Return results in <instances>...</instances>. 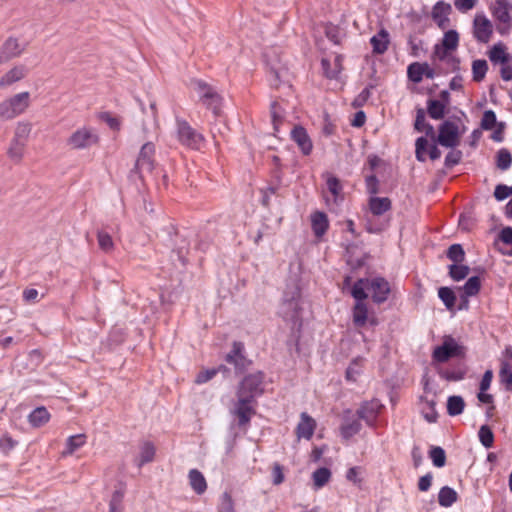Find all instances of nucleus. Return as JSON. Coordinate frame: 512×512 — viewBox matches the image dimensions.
I'll use <instances>...</instances> for the list:
<instances>
[{
  "label": "nucleus",
  "instance_id": "nucleus-52",
  "mask_svg": "<svg viewBox=\"0 0 512 512\" xmlns=\"http://www.w3.org/2000/svg\"><path fill=\"white\" fill-rule=\"evenodd\" d=\"M512 162V156L506 149H501L497 153V167L501 170H506L510 167Z\"/></svg>",
  "mask_w": 512,
  "mask_h": 512
},
{
  "label": "nucleus",
  "instance_id": "nucleus-1",
  "mask_svg": "<svg viewBox=\"0 0 512 512\" xmlns=\"http://www.w3.org/2000/svg\"><path fill=\"white\" fill-rule=\"evenodd\" d=\"M366 291L371 293L374 302L382 303L388 298L390 285L381 277L360 279L354 284L351 293L356 300H364L368 296Z\"/></svg>",
  "mask_w": 512,
  "mask_h": 512
},
{
  "label": "nucleus",
  "instance_id": "nucleus-20",
  "mask_svg": "<svg viewBox=\"0 0 512 512\" xmlns=\"http://www.w3.org/2000/svg\"><path fill=\"white\" fill-rule=\"evenodd\" d=\"M315 428L316 421L306 412L301 413L300 422L296 428L297 437L309 440L313 436Z\"/></svg>",
  "mask_w": 512,
  "mask_h": 512
},
{
  "label": "nucleus",
  "instance_id": "nucleus-46",
  "mask_svg": "<svg viewBox=\"0 0 512 512\" xmlns=\"http://www.w3.org/2000/svg\"><path fill=\"white\" fill-rule=\"evenodd\" d=\"M478 434L480 442L484 447L491 448L493 446L494 435L492 430L487 425L481 426Z\"/></svg>",
  "mask_w": 512,
  "mask_h": 512
},
{
  "label": "nucleus",
  "instance_id": "nucleus-59",
  "mask_svg": "<svg viewBox=\"0 0 512 512\" xmlns=\"http://www.w3.org/2000/svg\"><path fill=\"white\" fill-rule=\"evenodd\" d=\"M217 372H218L217 369L203 370L198 373V375L195 378V382L197 384L205 383V382L211 380L217 374Z\"/></svg>",
  "mask_w": 512,
  "mask_h": 512
},
{
  "label": "nucleus",
  "instance_id": "nucleus-37",
  "mask_svg": "<svg viewBox=\"0 0 512 512\" xmlns=\"http://www.w3.org/2000/svg\"><path fill=\"white\" fill-rule=\"evenodd\" d=\"M465 402L461 396H451L447 401V411L451 416L459 415L463 412Z\"/></svg>",
  "mask_w": 512,
  "mask_h": 512
},
{
  "label": "nucleus",
  "instance_id": "nucleus-32",
  "mask_svg": "<svg viewBox=\"0 0 512 512\" xmlns=\"http://www.w3.org/2000/svg\"><path fill=\"white\" fill-rule=\"evenodd\" d=\"M86 443V437L83 434L73 435L67 439L66 449L62 452L63 456L71 455Z\"/></svg>",
  "mask_w": 512,
  "mask_h": 512
},
{
  "label": "nucleus",
  "instance_id": "nucleus-40",
  "mask_svg": "<svg viewBox=\"0 0 512 512\" xmlns=\"http://www.w3.org/2000/svg\"><path fill=\"white\" fill-rule=\"evenodd\" d=\"M470 268L461 263L452 264L449 266V275L455 281H460L466 278L469 274Z\"/></svg>",
  "mask_w": 512,
  "mask_h": 512
},
{
  "label": "nucleus",
  "instance_id": "nucleus-50",
  "mask_svg": "<svg viewBox=\"0 0 512 512\" xmlns=\"http://www.w3.org/2000/svg\"><path fill=\"white\" fill-rule=\"evenodd\" d=\"M415 156L420 162L426 161V152L428 147V140L424 137H419L415 143Z\"/></svg>",
  "mask_w": 512,
  "mask_h": 512
},
{
  "label": "nucleus",
  "instance_id": "nucleus-54",
  "mask_svg": "<svg viewBox=\"0 0 512 512\" xmlns=\"http://www.w3.org/2000/svg\"><path fill=\"white\" fill-rule=\"evenodd\" d=\"M360 427V423L356 420L350 423L343 424L341 427V434L346 439L350 438L359 432Z\"/></svg>",
  "mask_w": 512,
  "mask_h": 512
},
{
  "label": "nucleus",
  "instance_id": "nucleus-11",
  "mask_svg": "<svg viewBox=\"0 0 512 512\" xmlns=\"http://www.w3.org/2000/svg\"><path fill=\"white\" fill-rule=\"evenodd\" d=\"M461 134L455 122L445 121L439 126L437 142L447 148H454L460 143Z\"/></svg>",
  "mask_w": 512,
  "mask_h": 512
},
{
  "label": "nucleus",
  "instance_id": "nucleus-18",
  "mask_svg": "<svg viewBox=\"0 0 512 512\" xmlns=\"http://www.w3.org/2000/svg\"><path fill=\"white\" fill-rule=\"evenodd\" d=\"M451 12L452 7L449 3L438 1L432 8L431 16L439 28L445 29L449 25Z\"/></svg>",
  "mask_w": 512,
  "mask_h": 512
},
{
  "label": "nucleus",
  "instance_id": "nucleus-31",
  "mask_svg": "<svg viewBox=\"0 0 512 512\" xmlns=\"http://www.w3.org/2000/svg\"><path fill=\"white\" fill-rule=\"evenodd\" d=\"M343 56L336 55L334 58V67L330 68V62L327 59H322V67L327 77L335 78L343 69Z\"/></svg>",
  "mask_w": 512,
  "mask_h": 512
},
{
  "label": "nucleus",
  "instance_id": "nucleus-44",
  "mask_svg": "<svg viewBox=\"0 0 512 512\" xmlns=\"http://www.w3.org/2000/svg\"><path fill=\"white\" fill-rule=\"evenodd\" d=\"M271 117L273 122L274 134L279 132V126L283 120V110L278 103L274 102L271 105Z\"/></svg>",
  "mask_w": 512,
  "mask_h": 512
},
{
  "label": "nucleus",
  "instance_id": "nucleus-58",
  "mask_svg": "<svg viewBox=\"0 0 512 512\" xmlns=\"http://www.w3.org/2000/svg\"><path fill=\"white\" fill-rule=\"evenodd\" d=\"M511 195H512V187L511 186H507V185H503V184H499L496 186L495 191H494V196L497 200H500V201L504 200Z\"/></svg>",
  "mask_w": 512,
  "mask_h": 512
},
{
  "label": "nucleus",
  "instance_id": "nucleus-34",
  "mask_svg": "<svg viewBox=\"0 0 512 512\" xmlns=\"http://www.w3.org/2000/svg\"><path fill=\"white\" fill-rule=\"evenodd\" d=\"M446 103L440 100H429L427 105V111L431 118L439 120L445 115Z\"/></svg>",
  "mask_w": 512,
  "mask_h": 512
},
{
  "label": "nucleus",
  "instance_id": "nucleus-6",
  "mask_svg": "<svg viewBox=\"0 0 512 512\" xmlns=\"http://www.w3.org/2000/svg\"><path fill=\"white\" fill-rule=\"evenodd\" d=\"M29 98V92H22L0 103V117L12 119L23 113L29 106Z\"/></svg>",
  "mask_w": 512,
  "mask_h": 512
},
{
  "label": "nucleus",
  "instance_id": "nucleus-13",
  "mask_svg": "<svg viewBox=\"0 0 512 512\" xmlns=\"http://www.w3.org/2000/svg\"><path fill=\"white\" fill-rule=\"evenodd\" d=\"M237 401L235 402L232 413L238 418L239 425H247L251 417L255 414V403L254 399L236 395Z\"/></svg>",
  "mask_w": 512,
  "mask_h": 512
},
{
  "label": "nucleus",
  "instance_id": "nucleus-53",
  "mask_svg": "<svg viewBox=\"0 0 512 512\" xmlns=\"http://www.w3.org/2000/svg\"><path fill=\"white\" fill-rule=\"evenodd\" d=\"M327 188L333 196V201L336 202L338 196L341 194L342 186L336 177L329 176L326 181Z\"/></svg>",
  "mask_w": 512,
  "mask_h": 512
},
{
  "label": "nucleus",
  "instance_id": "nucleus-56",
  "mask_svg": "<svg viewBox=\"0 0 512 512\" xmlns=\"http://www.w3.org/2000/svg\"><path fill=\"white\" fill-rule=\"evenodd\" d=\"M496 124V115L492 110L485 111L481 120V127L485 130L492 129Z\"/></svg>",
  "mask_w": 512,
  "mask_h": 512
},
{
  "label": "nucleus",
  "instance_id": "nucleus-48",
  "mask_svg": "<svg viewBox=\"0 0 512 512\" xmlns=\"http://www.w3.org/2000/svg\"><path fill=\"white\" fill-rule=\"evenodd\" d=\"M155 455V447L150 442H145L141 446L140 465L151 462Z\"/></svg>",
  "mask_w": 512,
  "mask_h": 512
},
{
  "label": "nucleus",
  "instance_id": "nucleus-15",
  "mask_svg": "<svg viewBox=\"0 0 512 512\" xmlns=\"http://www.w3.org/2000/svg\"><path fill=\"white\" fill-rule=\"evenodd\" d=\"M499 378L506 390H512V346H507L503 352Z\"/></svg>",
  "mask_w": 512,
  "mask_h": 512
},
{
  "label": "nucleus",
  "instance_id": "nucleus-10",
  "mask_svg": "<svg viewBox=\"0 0 512 512\" xmlns=\"http://www.w3.org/2000/svg\"><path fill=\"white\" fill-rule=\"evenodd\" d=\"M472 34L475 40L487 44L493 35V24L483 13H477L472 22Z\"/></svg>",
  "mask_w": 512,
  "mask_h": 512
},
{
  "label": "nucleus",
  "instance_id": "nucleus-2",
  "mask_svg": "<svg viewBox=\"0 0 512 512\" xmlns=\"http://www.w3.org/2000/svg\"><path fill=\"white\" fill-rule=\"evenodd\" d=\"M98 130L92 126H81L75 129L66 139L71 150H89L100 144Z\"/></svg>",
  "mask_w": 512,
  "mask_h": 512
},
{
  "label": "nucleus",
  "instance_id": "nucleus-16",
  "mask_svg": "<svg viewBox=\"0 0 512 512\" xmlns=\"http://www.w3.org/2000/svg\"><path fill=\"white\" fill-rule=\"evenodd\" d=\"M243 344L240 342H234L233 347L230 353L226 356V361L228 363L234 364L235 369L238 372H243L248 368V366L251 364V361L248 360L243 355Z\"/></svg>",
  "mask_w": 512,
  "mask_h": 512
},
{
  "label": "nucleus",
  "instance_id": "nucleus-36",
  "mask_svg": "<svg viewBox=\"0 0 512 512\" xmlns=\"http://www.w3.org/2000/svg\"><path fill=\"white\" fill-rule=\"evenodd\" d=\"M488 63L484 59H477L472 62L473 80L481 82L487 73Z\"/></svg>",
  "mask_w": 512,
  "mask_h": 512
},
{
  "label": "nucleus",
  "instance_id": "nucleus-62",
  "mask_svg": "<svg viewBox=\"0 0 512 512\" xmlns=\"http://www.w3.org/2000/svg\"><path fill=\"white\" fill-rule=\"evenodd\" d=\"M425 403L427 405L428 410L423 411L424 417L428 422L433 423L437 419V412L434 408V402L433 401H425Z\"/></svg>",
  "mask_w": 512,
  "mask_h": 512
},
{
  "label": "nucleus",
  "instance_id": "nucleus-19",
  "mask_svg": "<svg viewBox=\"0 0 512 512\" xmlns=\"http://www.w3.org/2000/svg\"><path fill=\"white\" fill-rule=\"evenodd\" d=\"M291 137L304 155L311 153L313 148L312 141L307 131L302 126H295L291 132Z\"/></svg>",
  "mask_w": 512,
  "mask_h": 512
},
{
  "label": "nucleus",
  "instance_id": "nucleus-63",
  "mask_svg": "<svg viewBox=\"0 0 512 512\" xmlns=\"http://www.w3.org/2000/svg\"><path fill=\"white\" fill-rule=\"evenodd\" d=\"M499 239L507 244L512 246V228L511 227H505L501 230L499 234ZM508 255L512 256V251L508 252Z\"/></svg>",
  "mask_w": 512,
  "mask_h": 512
},
{
  "label": "nucleus",
  "instance_id": "nucleus-41",
  "mask_svg": "<svg viewBox=\"0 0 512 512\" xmlns=\"http://www.w3.org/2000/svg\"><path fill=\"white\" fill-rule=\"evenodd\" d=\"M438 296L443 301L447 309L451 310L455 306L456 296L449 287H441L438 290Z\"/></svg>",
  "mask_w": 512,
  "mask_h": 512
},
{
  "label": "nucleus",
  "instance_id": "nucleus-30",
  "mask_svg": "<svg viewBox=\"0 0 512 512\" xmlns=\"http://www.w3.org/2000/svg\"><path fill=\"white\" fill-rule=\"evenodd\" d=\"M458 499L457 492L448 487H442L438 494V502L442 507H450Z\"/></svg>",
  "mask_w": 512,
  "mask_h": 512
},
{
  "label": "nucleus",
  "instance_id": "nucleus-61",
  "mask_svg": "<svg viewBox=\"0 0 512 512\" xmlns=\"http://www.w3.org/2000/svg\"><path fill=\"white\" fill-rule=\"evenodd\" d=\"M461 157H462L461 151L453 150L446 155L445 165L447 167H452L460 162Z\"/></svg>",
  "mask_w": 512,
  "mask_h": 512
},
{
  "label": "nucleus",
  "instance_id": "nucleus-14",
  "mask_svg": "<svg viewBox=\"0 0 512 512\" xmlns=\"http://www.w3.org/2000/svg\"><path fill=\"white\" fill-rule=\"evenodd\" d=\"M27 44L15 37H8L0 47V64L20 57L26 50Z\"/></svg>",
  "mask_w": 512,
  "mask_h": 512
},
{
  "label": "nucleus",
  "instance_id": "nucleus-60",
  "mask_svg": "<svg viewBox=\"0 0 512 512\" xmlns=\"http://www.w3.org/2000/svg\"><path fill=\"white\" fill-rule=\"evenodd\" d=\"M220 512H235L233 501L229 493H224L221 498Z\"/></svg>",
  "mask_w": 512,
  "mask_h": 512
},
{
  "label": "nucleus",
  "instance_id": "nucleus-33",
  "mask_svg": "<svg viewBox=\"0 0 512 512\" xmlns=\"http://www.w3.org/2000/svg\"><path fill=\"white\" fill-rule=\"evenodd\" d=\"M330 478H331V471L328 468L322 467V468L317 469L312 474L314 488L315 489L322 488L324 485H326L329 482Z\"/></svg>",
  "mask_w": 512,
  "mask_h": 512
},
{
  "label": "nucleus",
  "instance_id": "nucleus-9",
  "mask_svg": "<svg viewBox=\"0 0 512 512\" xmlns=\"http://www.w3.org/2000/svg\"><path fill=\"white\" fill-rule=\"evenodd\" d=\"M459 41L460 35L456 30L446 31L441 42L434 46V57L441 61L445 60L451 53L457 50Z\"/></svg>",
  "mask_w": 512,
  "mask_h": 512
},
{
  "label": "nucleus",
  "instance_id": "nucleus-55",
  "mask_svg": "<svg viewBox=\"0 0 512 512\" xmlns=\"http://www.w3.org/2000/svg\"><path fill=\"white\" fill-rule=\"evenodd\" d=\"M99 118L104 121L112 130L119 131L121 128V120L112 116L109 112H103Z\"/></svg>",
  "mask_w": 512,
  "mask_h": 512
},
{
  "label": "nucleus",
  "instance_id": "nucleus-57",
  "mask_svg": "<svg viewBox=\"0 0 512 512\" xmlns=\"http://www.w3.org/2000/svg\"><path fill=\"white\" fill-rule=\"evenodd\" d=\"M477 4V0H455L454 6L461 13H466L472 10Z\"/></svg>",
  "mask_w": 512,
  "mask_h": 512
},
{
  "label": "nucleus",
  "instance_id": "nucleus-43",
  "mask_svg": "<svg viewBox=\"0 0 512 512\" xmlns=\"http://www.w3.org/2000/svg\"><path fill=\"white\" fill-rule=\"evenodd\" d=\"M481 288V281L478 276L470 277L463 286L464 294L468 297L478 294Z\"/></svg>",
  "mask_w": 512,
  "mask_h": 512
},
{
  "label": "nucleus",
  "instance_id": "nucleus-22",
  "mask_svg": "<svg viewBox=\"0 0 512 512\" xmlns=\"http://www.w3.org/2000/svg\"><path fill=\"white\" fill-rule=\"evenodd\" d=\"M358 302L355 304L353 308V323L357 327H363L367 321H370L372 325L376 324V320L372 317H368V309L366 304L361 302L362 300H357Z\"/></svg>",
  "mask_w": 512,
  "mask_h": 512
},
{
  "label": "nucleus",
  "instance_id": "nucleus-21",
  "mask_svg": "<svg viewBox=\"0 0 512 512\" xmlns=\"http://www.w3.org/2000/svg\"><path fill=\"white\" fill-rule=\"evenodd\" d=\"M197 87L200 93H202L201 99L203 103L210 108H213L216 112V109L219 106L220 97L219 95L206 83L197 82Z\"/></svg>",
  "mask_w": 512,
  "mask_h": 512
},
{
  "label": "nucleus",
  "instance_id": "nucleus-28",
  "mask_svg": "<svg viewBox=\"0 0 512 512\" xmlns=\"http://www.w3.org/2000/svg\"><path fill=\"white\" fill-rule=\"evenodd\" d=\"M189 481L192 489L197 494H202L205 492L207 488V483L203 474L200 471H198L197 469H192L189 472Z\"/></svg>",
  "mask_w": 512,
  "mask_h": 512
},
{
  "label": "nucleus",
  "instance_id": "nucleus-3",
  "mask_svg": "<svg viewBox=\"0 0 512 512\" xmlns=\"http://www.w3.org/2000/svg\"><path fill=\"white\" fill-rule=\"evenodd\" d=\"M299 299V288L292 287L290 292L285 293L280 307V314L285 321L291 323V329L300 328L301 326Z\"/></svg>",
  "mask_w": 512,
  "mask_h": 512
},
{
  "label": "nucleus",
  "instance_id": "nucleus-64",
  "mask_svg": "<svg viewBox=\"0 0 512 512\" xmlns=\"http://www.w3.org/2000/svg\"><path fill=\"white\" fill-rule=\"evenodd\" d=\"M361 362V359L354 360L348 367L346 376L349 380H355V376L359 374V367L361 365Z\"/></svg>",
  "mask_w": 512,
  "mask_h": 512
},
{
  "label": "nucleus",
  "instance_id": "nucleus-25",
  "mask_svg": "<svg viewBox=\"0 0 512 512\" xmlns=\"http://www.w3.org/2000/svg\"><path fill=\"white\" fill-rule=\"evenodd\" d=\"M373 52L383 54L388 49L389 34L385 29H381L376 35L370 39Z\"/></svg>",
  "mask_w": 512,
  "mask_h": 512
},
{
  "label": "nucleus",
  "instance_id": "nucleus-27",
  "mask_svg": "<svg viewBox=\"0 0 512 512\" xmlns=\"http://www.w3.org/2000/svg\"><path fill=\"white\" fill-rule=\"evenodd\" d=\"M50 419V414L45 407H38L28 416V420L33 427H41Z\"/></svg>",
  "mask_w": 512,
  "mask_h": 512
},
{
  "label": "nucleus",
  "instance_id": "nucleus-23",
  "mask_svg": "<svg viewBox=\"0 0 512 512\" xmlns=\"http://www.w3.org/2000/svg\"><path fill=\"white\" fill-rule=\"evenodd\" d=\"M311 226L316 237L323 236L329 226L327 215L323 212H315L311 215Z\"/></svg>",
  "mask_w": 512,
  "mask_h": 512
},
{
  "label": "nucleus",
  "instance_id": "nucleus-39",
  "mask_svg": "<svg viewBox=\"0 0 512 512\" xmlns=\"http://www.w3.org/2000/svg\"><path fill=\"white\" fill-rule=\"evenodd\" d=\"M97 241L99 248L105 253H111L114 250V242L111 235L105 231H98Z\"/></svg>",
  "mask_w": 512,
  "mask_h": 512
},
{
  "label": "nucleus",
  "instance_id": "nucleus-26",
  "mask_svg": "<svg viewBox=\"0 0 512 512\" xmlns=\"http://www.w3.org/2000/svg\"><path fill=\"white\" fill-rule=\"evenodd\" d=\"M391 201L387 197H372L369 200V209L375 216H380L390 210Z\"/></svg>",
  "mask_w": 512,
  "mask_h": 512
},
{
  "label": "nucleus",
  "instance_id": "nucleus-12",
  "mask_svg": "<svg viewBox=\"0 0 512 512\" xmlns=\"http://www.w3.org/2000/svg\"><path fill=\"white\" fill-rule=\"evenodd\" d=\"M177 137L181 144L191 149H200L203 142L202 135L184 120H177Z\"/></svg>",
  "mask_w": 512,
  "mask_h": 512
},
{
  "label": "nucleus",
  "instance_id": "nucleus-8",
  "mask_svg": "<svg viewBox=\"0 0 512 512\" xmlns=\"http://www.w3.org/2000/svg\"><path fill=\"white\" fill-rule=\"evenodd\" d=\"M154 154L155 146L152 142H146L140 149L139 156L135 163V172L138 173L141 179L150 175L154 170Z\"/></svg>",
  "mask_w": 512,
  "mask_h": 512
},
{
  "label": "nucleus",
  "instance_id": "nucleus-47",
  "mask_svg": "<svg viewBox=\"0 0 512 512\" xmlns=\"http://www.w3.org/2000/svg\"><path fill=\"white\" fill-rule=\"evenodd\" d=\"M123 498L124 493L121 491H115L112 494L110 503H109V512H123L124 506H123Z\"/></svg>",
  "mask_w": 512,
  "mask_h": 512
},
{
  "label": "nucleus",
  "instance_id": "nucleus-24",
  "mask_svg": "<svg viewBox=\"0 0 512 512\" xmlns=\"http://www.w3.org/2000/svg\"><path fill=\"white\" fill-rule=\"evenodd\" d=\"M26 70L24 66L18 65L11 68L0 79V87L9 86L24 78Z\"/></svg>",
  "mask_w": 512,
  "mask_h": 512
},
{
  "label": "nucleus",
  "instance_id": "nucleus-38",
  "mask_svg": "<svg viewBox=\"0 0 512 512\" xmlns=\"http://www.w3.org/2000/svg\"><path fill=\"white\" fill-rule=\"evenodd\" d=\"M379 408L380 404L377 401H372L371 403H366L361 406V408L358 410V415L360 418L369 421L376 416Z\"/></svg>",
  "mask_w": 512,
  "mask_h": 512
},
{
  "label": "nucleus",
  "instance_id": "nucleus-7",
  "mask_svg": "<svg viewBox=\"0 0 512 512\" xmlns=\"http://www.w3.org/2000/svg\"><path fill=\"white\" fill-rule=\"evenodd\" d=\"M263 380L264 375L261 372L245 376L239 384L236 395H241L255 400V398L261 395L264 391Z\"/></svg>",
  "mask_w": 512,
  "mask_h": 512
},
{
  "label": "nucleus",
  "instance_id": "nucleus-35",
  "mask_svg": "<svg viewBox=\"0 0 512 512\" xmlns=\"http://www.w3.org/2000/svg\"><path fill=\"white\" fill-rule=\"evenodd\" d=\"M25 146V143L13 139L7 152L9 158L13 162L19 163L23 158Z\"/></svg>",
  "mask_w": 512,
  "mask_h": 512
},
{
  "label": "nucleus",
  "instance_id": "nucleus-45",
  "mask_svg": "<svg viewBox=\"0 0 512 512\" xmlns=\"http://www.w3.org/2000/svg\"><path fill=\"white\" fill-rule=\"evenodd\" d=\"M415 129L419 132L426 130V134L432 135L434 133L433 126L425 123V115L422 109L417 111L416 120H415Z\"/></svg>",
  "mask_w": 512,
  "mask_h": 512
},
{
  "label": "nucleus",
  "instance_id": "nucleus-29",
  "mask_svg": "<svg viewBox=\"0 0 512 512\" xmlns=\"http://www.w3.org/2000/svg\"><path fill=\"white\" fill-rule=\"evenodd\" d=\"M489 59L494 63L505 64L509 60V55L506 53V47L503 43L499 42L490 49Z\"/></svg>",
  "mask_w": 512,
  "mask_h": 512
},
{
  "label": "nucleus",
  "instance_id": "nucleus-51",
  "mask_svg": "<svg viewBox=\"0 0 512 512\" xmlns=\"http://www.w3.org/2000/svg\"><path fill=\"white\" fill-rule=\"evenodd\" d=\"M430 458L436 467H443L445 465L446 455L441 447H433L430 450Z\"/></svg>",
  "mask_w": 512,
  "mask_h": 512
},
{
  "label": "nucleus",
  "instance_id": "nucleus-42",
  "mask_svg": "<svg viewBox=\"0 0 512 512\" xmlns=\"http://www.w3.org/2000/svg\"><path fill=\"white\" fill-rule=\"evenodd\" d=\"M447 257L453 264L462 263L465 259V252L460 244H453L447 250Z\"/></svg>",
  "mask_w": 512,
  "mask_h": 512
},
{
  "label": "nucleus",
  "instance_id": "nucleus-4",
  "mask_svg": "<svg viewBox=\"0 0 512 512\" xmlns=\"http://www.w3.org/2000/svg\"><path fill=\"white\" fill-rule=\"evenodd\" d=\"M511 9L512 5L508 0H494V3L490 6L491 14L496 21L497 31L501 35H507L512 30Z\"/></svg>",
  "mask_w": 512,
  "mask_h": 512
},
{
  "label": "nucleus",
  "instance_id": "nucleus-49",
  "mask_svg": "<svg viewBox=\"0 0 512 512\" xmlns=\"http://www.w3.org/2000/svg\"><path fill=\"white\" fill-rule=\"evenodd\" d=\"M30 132H31L30 124L24 123V122L18 123L13 139L26 144V142L29 138Z\"/></svg>",
  "mask_w": 512,
  "mask_h": 512
},
{
  "label": "nucleus",
  "instance_id": "nucleus-17",
  "mask_svg": "<svg viewBox=\"0 0 512 512\" xmlns=\"http://www.w3.org/2000/svg\"><path fill=\"white\" fill-rule=\"evenodd\" d=\"M407 74L414 83H420L425 76L428 79L435 77V71L427 63L414 62L408 66Z\"/></svg>",
  "mask_w": 512,
  "mask_h": 512
},
{
  "label": "nucleus",
  "instance_id": "nucleus-5",
  "mask_svg": "<svg viewBox=\"0 0 512 512\" xmlns=\"http://www.w3.org/2000/svg\"><path fill=\"white\" fill-rule=\"evenodd\" d=\"M465 351V347L459 344L455 338L446 335L443 337L442 344L434 348L432 359L435 362L444 363L450 358L464 357Z\"/></svg>",
  "mask_w": 512,
  "mask_h": 512
}]
</instances>
